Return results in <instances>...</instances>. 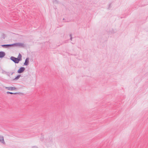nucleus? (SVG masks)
Segmentation results:
<instances>
[{
	"label": "nucleus",
	"mask_w": 148,
	"mask_h": 148,
	"mask_svg": "<svg viewBox=\"0 0 148 148\" xmlns=\"http://www.w3.org/2000/svg\"><path fill=\"white\" fill-rule=\"evenodd\" d=\"M10 59L15 64L18 63L19 62L17 58L13 56H11L10 58Z\"/></svg>",
	"instance_id": "f257e3e1"
},
{
	"label": "nucleus",
	"mask_w": 148,
	"mask_h": 148,
	"mask_svg": "<svg viewBox=\"0 0 148 148\" xmlns=\"http://www.w3.org/2000/svg\"><path fill=\"white\" fill-rule=\"evenodd\" d=\"M14 43L12 44L2 45L1 46L4 48H9L10 47L14 46Z\"/></svg>",
	"instance_id": "f03ea898"
},
{
	"label": "nucleus",
	"mask_w": 148,
	"mask_h": 148,
	"mask_svg": "<svg viewBox=\"0 0 148 148\" xmlns=\"http://www.w3.org/2000/svg\"><path fill=\"white\" fill-rule=\"evenodd\" d=\"M14 46H20L24 47L26 46V45L22 43H14Z\"/></svg>",
	"instance_id": "7ed1b4c3"
},
{
	"label": "nucleus",
	"mask_w": 148,
	"mask_h": 148,
	"mask_svg": "<svg viewBox=\"0 0 148 148\" xmlns=\"http://www.w3.org/2000/svg\"><path fill=\"white\" fill-rule=\"evenodd\" d=\"M25 70V68L24 67H21L18 70L17 73H23Z\"/></svg>",
	"instance_id": "20e7f679"
},
{
	"label": "nucleus",
	"mask_w": 148,
	"mask_h": 148,
	"mask_svg": "<svg viewBox=\"0 0 148 148\" xmlns=\"http://www.w3.org/2000/svg\"><path fill=\"white\" fill-rule=\"evenodd\" d=\"M5 88L9 90H16L17 88L15 87H5Z\"/></svg>",
	"instance_id": "39448f33"
},
{
	"label": "nucleus",
	"mask_w": 148,
	"mask_h": 148,
	"mask_svg": "<svg viewBox=\"0 0 148 148\" xmlns=\"http://www.w3.org/2000/svg\"><path fill=\"white\" fill-rule=\"evenodd\" d=\"M29 57L27 58L25 60L24 63L23 65L27 66L29 64Z\"/></svg>",
	"instance_id": "423d86ee"
},
{
	"label": "nucleus",
	"mask_w": 148,
	"mask_h": 148,
	"mask_svg": "<svg viewBox=\"0 0 148 148\" xmlns=\"http://www.w3.org/2000/svg\"><path fill=\"white\" fill-rule=\"evenodd\" d=\"M5 53L3 51H0V58H3L5 55Z\"/></svg>",
	"instance_id": "0eeeda50"
},
{
	"label": "nucleus",
	"mask_w": 148,
	"mask_h": 148,
	"mask_svg": "<svg viewBox=\"0 0 148 148\" xmlns=\"http://www.w3.org/2000/svg\"><path fill=\"white\" fill-rule=\"evenodd\" d=\"M0 142H1L3 143H5V142L3 139V136H0Z\"/></svg>",
	"instance_id": "6e6552de"
},
{
	"label": "nucleus",
	"mask_w": 148,
	"mask_h": 148,
	"mask_svg": "<svg viewBox=\"0 0 148 148\" xmlns=\"http://www.w3.org/2000/svg\"><path fill=\"white\" fill-rule=\"evenodd\" d=\"M22 56L21 55L20 53H19L18 55V57L17 58L19 60V61H21L22 60Z\"/></svg>",
	"instance_id": "1a4fd4ad"
},
{
	"label": "nucleus",
	"mask_w": 148,
	"mask_h": 148,
	"mask_svg": "<svg viewBox=\"0 0 148 148\" xmlns=\"http://www.w3.org/2000/svg\"><path fill=\"white\" fill-rule=\"evenodd\" d=\"M21 75H17L15 78L14 79H13L14 80H17L19 78L21 77Z\"/></svg>",
	"instance_id": "9d476101"
},
{
	"label": "nucleus",
	"mask_w": 148,
	"mask_h": 148,
	"mask_svg": "<svg viewBox=\"0 0 148 148\" xmlns=\"http://www.w3.org/2000/svg\"><path fill=\"white\" fill-rule=\"evenodd\" d=\"M53 2L54 3L56 4H58L60 3V2L58 1V0H53Z\"/></svg>",
	"instance_id": "9b49d317"
},
{
	"label": "nucleus",
	"mask_w": 148,
	"mask_h": 148,
	"mask_svg": "<svg viewBox=\"0 0 148 148\" xmlns=\"http://www.w3.org/2000/svg\"><path fill=\"white\" fill-rule=\"evenodd\" d=\"M111 5H112V3H110V4L109 5L108 7V9H110V8L111 7Z\"/></svg>",
	"instance_id": "f8f14e48"
},
{
	"label": "nucleus",
	"mask_w": 148,
	"mask_h": 148,
	"mask_svg": "<svg viewBox=\"0 0 148 148\" xmlns=\"http://www.w3.org/2000/svg\"><path fill=\"white\" fill-rule=\"evenodd\" d=\"M6 93L7 94H13V93L10 92H9V91L7 92Z\"/></svg>",
	"instance_id": "ddd939ff"
},
{
	"label": "nucleus",
	"mask_w": 148,
	"mask_h": 148,
	"mask_svg": "<svg viewBox=\"0 0 148 148\" xmlns=\"http://www.w3.org/2000/svg\"><path fill=\"white\" fill-rule=\"evenodd\" d=\"M20 93H21L20 92H18L13 93V94H20Z\"/></svg>",
	"instance_id": "4468645a"
},
{
	"label": "nucleus",
	"mask_w": 148,
	"mask_h": 148,
	"mask_svg": "<svg viewBox=\"0 0 148 148\" xmlns=\"http://www.w3.org/2000/svg\"><path fill=\"white\" fill-rule=\"evenodd\" d=\"M115 32H114L113 29H112V31H111V33H114Z\"/></svg>",
	"instance_id": "2eb2a0df"
},
{
	"label": "nucleus",
	"mask_w": 148,
	"mask_h": 148,
	"mask_svg": "<svg viewBox=\"0 0 148 148\" xmlns=\"http://www.w3.org/2000/svg\"><path fill=\"white\" fill-rule=\"evenodd\" d=\"M32 148H38V147L36 146H34L32 147Z\"/></svg>",
	"instance_id": "dca6fc26"
},
{
	"label": "nucleus",
	"mask_w": 148,
	"mask_h": 148,
	"mask_svg": "<svg viewBox=\"0 0 148 148\" xmlns=\"http://www.w3.org/2000/svg\"><path fill=\"white\" fill-rule=\"evenodd\" d=\"M72 37H71L70 38V40H72Z\"/></svg>",
	"instance_id": "f3484780"
},
{
	"label": "nucleus",
	"mask_w": 148,
	"mask_h": 148,
	"mask_svg": "<svg viewBox=\"0 0 148 148\" xmlns=\"http://www.w3.org/2000/svg\"><path fill=\"white\" fill-rule=\"evenodd\" d=\"M69 36H70V38L71 37H72V34H70V35H69Z\"/></svg>",
	"instance_id": "a211bd4d"
},
{
	"label": "nucleus",
	"mask_w": 148,
	"mask_h": 148,
	"mask_svg": "<svg viewBox=\"0 0 148 148\" xmlns=\"http://www.w3.org/2000/svg\"><path fill=\"white\" fill-rule=\"evenodd\" d=\"M13 73H14V72L12 73L11 75H12L13 74Z\"/></svg>",
	"instance_id": "6ab92c4d"
},
{
	"label": "nucleus",
	"mask_w": 148,
	"mask_h": 148,
	"mask_svg": "<svg viewBox=\"0 0 148 148\" xmlns=\"http://www.w3.org/2000/svg\"><path fill=\"white\" fill-rule=\"evenodd\" d=\"M42 140H43V139H42L41 140H42Z\"/></svg>",
	"instance_id": "aec40b11"
},
{
	"label": "nucleus",
	"mask_w": 148,
	"mask_h": 148,
	"mask_svg": "<svg viewBox=\"0 0 148 148\" xmlns=\"http://www.w3.org/2000/svg\"><path fill=\"white\" fill-rule=\"evenodd\" d=\"M64 18L63 19V20H64Z\"/></svg>",
	"instance_id": "412c9836"
}]
</instances>
